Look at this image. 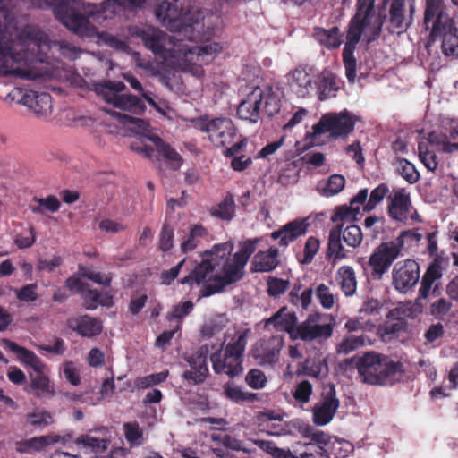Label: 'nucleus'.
Listing matches in <instances>:
<instances>
[{"label":"nucleus","instance_id":"obj_1","mask_svg":"<svg viewBox=\"0 0 458 458\" xmlns=\"http://www.w3.org/2000/svg\"><path fill=\"white\" fill-rule=\"evenodd\" d=\"M179 0H164L155 10L159 21L171 31L179 32L178 36H166L154 27L131 28L132 36L140 37L145 47L161 58L164 65L191 73L195 77L203 75L202 65L211 62L222 50L216 42H207L201 46H189L183 43L182 35L189 39L197 38L193 35L195 28L204 16L199 10L191 9L184 14L179 10Z\"/></svg>","mask_w":458,"mask_h":458},{"label":"nucleus","instance_id":"obj_2","mask_svg":"<svg viewBox=\"0 0 458 458\" xmlns=\"http://www.w3.org/2000/svg\"><path fill=\"white\" fill-rule=\"evenodd\" d=\"M125 89V84L117 81L106 80L92 84V90L108 106L103 110L127 126L136 135L130 144L131 150L144 157H150L155 147L172 169H178L182 163V157L157 135L149 131L148 122L124 114V112L139 114L145 108L141 99L130 93H123Z\"/></svg>","mask_w":458,"mask_h":458},{"label":"nucleus","instance_id":"obj_3","mask_svg":"<svg viewBox=\"0 0 458 458\" xmlns=\"http://www.w3.org/2000/svg\"><path fill=\"white\" fill-rule=\"evenodd\" d=\"M258 242L255 239L240 243L239 250L233 256L232 242L215 244L202 253L200 264L181 283L201 286L205 296L222 292L225 286L242 278L244 267L255 251Z\"/></svg>","mask_w":458,"mask_h":458},{"label":"nucleus","instance_id":"obj_4","mask_svg":"<svg viewBox=\"0 0 458 458\" xmlns=\"http://www.w3.org/2000/svg\"><path fill=\"white\" fill-rule=\"evenodd\" d=\"M35 7H52L56 19L82 37L98 36L93 21L111 19L124 7L140 6L145 0H30Z\"/></svg>","mask_w":458,"mask_h":458},{"label":"nucleus","instance_id":"obj_5","mask_svg":"<svg viewBox=\"0 0 458 458\" xmlns=\"http://www.w3.org/2000/svg\"><path fill=\"white\" fill-rule=\"evenodd\" d=\"M374 0H358L357 13L352 20L343 51L345 75L350 82L356 77V59L353 52L359 41L369 43L376 39L381 31L382 21L374 12Z\"/></svg>","mask_w":458,"mask_h":458},{"label":"nucleus","instance_id":"obj_6","mask_svg":"<svg viewBox=\"0 0 458 458\" xmlns=\"http://www.w3.org/2000/svg\"><path fill=\"white\" fill-rule=\"evenodd\" d=\"M282 92L271 86L252 87L242 98L237 109L239 118L258 123L261 112L273 116L280 110Z\"/></svg>","mask_w":458,"mask_h":458},{"label":"nucleus","instance_id":"obj_7","mask_svg":"<svg viewBox=\"0 0 458 458\" xmlns=\"http://www.w3.org/2000/svg\"><path fill=\"white\" fill-rule=\"evenodd\" d=\"M355 116L346 109L341 112L324 114L319 121L312 125L306 138L313 142L318 136L328 134L331 139H345L354 130Z\"/></svg>","mask_w":458,"mask_h":458},{"label":"nucleus","instance_id":"obj_8","mask_svg":"<svg viewBox=\"0 0 458 458\" xmlns=\"http://www.w3.org/2000/svg\"><path fill=\"white\" fill-rule=\"evenodd\" d=\"M246 338L247 331L241 332L226 344L224 351L211 355L210 360L215 372L230 377L240 375L242 372V361L247 344Z\"/></svg>","mask_w":458,"mask_h":458},{"label":"nucleus","instance_id":"obj_9","mask_svg":"<svg viewBox=\"0 0 458 458\" xmlns=\"http://www.w3.org/2000/svg\"><path fill=\"white\" fill-rule=\"evenodd\" d=\"M322 442L321 433L315 434L312 441L309 443H296L293 445V453L290 450L277 447L274 443L265 440H256L254 443L274 458H329Z\"/></svg>","mask_w":458,"mask_h":458},{"label":"nucleus","instance_id":"obj_10","mask_svg":"<svg viewBox=\"0 0 458 458\" xmlns=\"http://www.w3.org/2000/svg\"><path fill=\"white\" fill-rule=\"evenodd\" d=\"M7 99L12 102L22 104L36 116L41 119H47L52 114V98L46 92H37L16 88L7 95Z\"/></svg>","mask_w":458,"mask_h":458},{"label":"nucleus","instance_id":"obj_11","mask_svg":"<svg viewBox=\"0 0 458 458\" xmlns=\"http://www.w3.org/2000/svg\"><path fill=\"white\" fill-rule=\"evenodd\" d=\"M332 333L333 327L327 322L326 316L314 313L295 327L291 333V337L303 341H321L329 338Z\"/></svg>","mask_w":458,"mask_h":458},{"label":"nucleus","instance_id":"obj_12","mask_svg":"<svg viewBox=\"0 0 458 458\" xmlns=\"http://www.w3.org/2000/svg\"><path fill=\"white\" fill-rule=\"evenodd\" d=\"M425 26H427L425 24ZM433 35L442 37V52L446 56H458V33L453 30V21L449 16L438 11L435 18L428 23Z\"/></svg>","mask_w":458,"mask_h":458},{"label":"nucleus","instance_id":"obj_13","mask_svg":"<svg viewBox=\"0 0 458 458\" xmlns=\"http://www.w3.org/2000/svg\"><path fill=\"white\" fill-rule=\"evenodd\" d=\"M389 216L397 222L408 224L418 221L419 215L412 207L410 193L402 188L394 189L387 197Z\"/></svg>","mask_w":458,"mask_h":458},{"label":"nucleus","instance_id":"obj_14","mask_svg":"<svg viewBox=\"0 0 458 458\" xmlns=\"http://www.w3.org/2000/svg\"><path fill=\"white\" fill-rule=\"evenodd\" d=\"M196 126L206 132L209 140L216 147L231 143L236 135L234 124L229 118L200 119Z\"/></svg>","mask_w":458,"mask_h":458},{"label":"nucleus","instance_id":"obj_15","mask_svg":"<svg viewBox=\"0 0 458 458\" xmlns=\"http://www.w3.org/2000/svg\"><path fill=\"white\" fill-rule=\"evenodd\" d=\"M420 266L412 259L397 262L392 269V284L400 293H407L418 283Z\"/></svg>","mask_w":458,"mask_h":458},{"label":"nucleus","instance_id":"obj_16","mask_svg":"<svg viewBox=\"0 0 458 458\" xmlns=\"http://www.w3.org/2000/svg\"><path fill=\"white\" fill-rule=\"evenodd\" d=\"M285 80L289 90L298 98L310 97L316 90L317 77L309 67H296L285 75Z\"/></svg>","mask_w":458,"mask_h":458},{"label":"nucleus","instance_id":"obj_17","mask_svg":"<svg viewBox=\"0 0 458 458\" xmlns=\"http://www.w3.org/2000/svg\"><path fill=\"white\" fill-rule=\"evenodd\" d=\"M401 252L400 242L391 241L381 243L377 247L369 259L372 274L381 277L391 267Z\"/></svg>","mask_w":458,"mask_h":458},{"label":"nucleus","instance_id":"obj_18","mask_svg":"<svg viewBox=\"0 0 458 458\" xmlns=\"http://www.w3.org/2000/svg\"><path fill=\"white\" fill-rule=\"evenodd\" d=\"M450 144L446 140L445 136L438 132H431L427 138L421 139L418 143V156L420 162L430 172L437 170L438 166V159L436 151L442 149L444 145Z\"/></svg>","mask_w":458,"mask_h":458},{"label":"nucleus","instance_id":"obj_19","mask_svg":"<svg viewBox=\"0 0 458 458\" xmlns=\"http://www.w3.org/2000/svg\"><path fill=\"white\" fill-rule=\"evenodd\" d=\"M413 12V0H391L389 30L393 33H402L411 25Z\"/></svg>","mask_w":458,"mask_h":458},{"label":"nucleus","instance_id":"obj_20","mask_svg":"<svg viewBox=\"0 0 458 458\" xmlns=\"http://www.w3.org/2000/svg\"><path fill=\"white\" fill-rule=\"evenodd\" d=\"M283 344V336L279 335L261 339L254 345L253 357L260 365H274L279 359Z\"/></svg>","mask_w":458,"mask_h":458},{"label":"nucleus","instance_id":"obj_21","mask_svg":"<svg viewBox=\"0 0 458 458\" xmlns=\"http://www.w3.org/2000/svg\"><path fill=\"white\" fill-rule=\"evenodd\" d=\"M66 285L69 289L81 293L89 310L95 309L98 305L110 306L112 304V294L109 292L98 293L95 290L88 289L78 277L68 278Z\"/></svg>","mask_w":458,"mask_h":458},{"label":"nucleus","instance_id":"obj_22","mask_svg":"<svg viewBox=\"0 0 458 458\" xmlns=\"http://www.w3.org/2000/svg\"><path fill=\"white\" fill-rule=\"evenodd\" d=\"M386 357L375 352H368L358 363V371L361 380L370 385L378 382V373Z\"/></svg>","mask_w":458,"mask_h":458},{"label":"nucleus","instance_id":"obj_23","mask_svg":"<svg viewBox=\"0 0 458 458\" xmlns=\"http://www.w3.org/2000/svg\"><path fill=\"white\" fill-rule=\"evenodd\" d=\"M208 348L202 346L194 354L188 357L187 361L191 366V370L183 373V377L189 384L196 385L204 381L208 374V369L206 363Z\"/></svg>","mask_w":458,"mask_h":458},{"label":"nucleus","instance_id":"obj_24","mask_svg":"<svg viewBox=\"0 0 458 458\" xmlns=\"http://www.w3.org/2000/svg\"><path fill=\"white\" fill-rule=\"evenodd\" d=\"M48 368L41 372H36V375L30 376V383L25 390L38 398H52L56 391L55 384L48 377Z\"/></svg>","mask_w":458,"mask_h":458},{"label":"nucleus","instance_id":"obj_25","mask_svg":"<svg viewBox=\"0 0 458 458\" xmlns=\"http://www.w3.org/2000/svg\"><path fill=\"white\" fill-rule=\"evenodd\" d=\"M2 346L15 353L21 363L30 367L35 372H41L47 367L33 352L19 346L10 340L4 339Z\"/></svg>","mask_w":458,"mask_h":458},{"label":"nucleus","instance_id":"obj_26","mask_svg":"<svg viewBox=\"0 0 458 458\" xmlns=\"http://www.w3.org/2000/svg\"><path fill=\"white\" fill-rule=\"evenodd\" d=\"M368 190L362 189L352 199L350 207L342 206L339 207L333 217L334 222H342L344 225L345 222H352L357 219L360 214L361 203H364L368 199Z\"/></svg>","mask_w":458,"mask_h":458},{"label":"nucleus","instance_id":"obj_27","mask_svg":"<svg viewBox=\"0 0 458 458\" xmlns=\"http://www.w3.org/2000/svg\"><path fill=\"white\" fill-rule=\"evenodd\" d=\"M61 441V437L56 434H47L39 437H34L15 444V448L20 453L32 454L40 452L47 447Z\"/></svg>","mask_w":458,"mask_h":458},{"label":"nucleus","instance_id":"obj_28","mask_svg":"<svg viewBox=\"0 0 458 458\" xmlns=\"http://www.w3.org/2000/svg\"><path fill=\"white\" fill-rule=\"evenodd\" d=\"M339 406V401L330 394L318 403L313 409V421L318 426L328 424Z\"/></svg>","mask_w":458,"mask_h":458},{"label":"nucleus","instance_id":"obj_29","mask_svg":"<svg viewBox=\"0 0 458 458\" xmlns=\"http://www.w3.org/2000/svg\"><path fill=\"white\" fill-rule=\"evenodd\" d=\"M307 225L304 221L294 220L286 224L281 230L271 233V238L280 240L279 244L286 246L306 233Z\"/></svg>","mask_w":458,"mask_h":458},{"label":"nucleus","instance_id":"obj_30","mask_svg":"<svg viewBox=\"0 0 458 458\" xmlns=\"http://www.w3.org/2000/svg\"><path fill=\"white\" fill-rule=\"evenodd\" d=\"M296 321L297 318L293 312L282 308L266 321L265 327L267 328L272 327L278 332H288L291 335L296 327Z\"/></svg>","mask_w":458,"mask_h":458},{"label":"nucleus","instance_id":"obj_31","mask_svg":"<svg viewBox=\"0 0 458 458\" xmlns=\"http://www.w3.org/2000/svg\"><path fill=\"white\" fill-rule=\"evenodd\" d=\"M322 442L329 458H345L353 452V445L349 441L338 439L321 432Z\"/></svg>","mask_w":458,"mask_h":458},{"label":"nucleus","instance_id":"obj_32","mask_svg":"<svg viewBox=\"0 0 458 458\" xmlns=\"http://www.w3.org/2000/svg\"><path fill=\"white\" fill-rule=\"evenodd\" d=\"M69 327L83 337H93L102 331L101 322L89 316L70 320Z\"/></svg>","mask_w":458,"mask_h":458},{"label":"nucleus","instance_id":"obj_33","mask_svg":"<svg viewBox=\"0 0 458 458\" xmlns=\"http://www.w3.org/2000/svg\"><path fill=\"white\" fill-rule=\"evenodd\" d=\"M278 265V250L275 247L266 251H259L251 261L255 272H270Z\"/></svg>","mask_w":458,"mask_h":458},{"label":"nucleus","instance_id":"obj_34","mask_svg":"<svg viewBox=\"0 0 458 458\" xmlns=\"http://www.w3.org/2000/svg\"><path fill=\"white\" fill-rule=\"evenodd\" d=\"M336 281L346 296H352L357 290V279L354 269L350 266H342L337 269Z\"/></svg>","mask_w":458,"mask_h":458},{"label":"nucleus","instance_id":"obj_35","mask_svg":"<svg viewBox=\"0 0 458 458\" xmlns=\"http://www.w3.org/2000/svg\"><path fill=\"white\" fill-rule=\"evenodd\" d=\"M317 41L327 49L338 48L343 43V34L337 27L328 30L317 28L314 34Z\"/></svg>","mask_w":458,"mask_h":458},{"label":"nucleus","instance_id":"obj_36","mask_svg":"<svg viewBox=\"0 0 458 458\" xmlns=\"http://www.w3.org/2000/svg\"><path fill=\"white\" fill-rule=\"evenodd\" d=\"M74 443L86 451L102 453L108 448L110 441L107 438H98L89 434H85L78 437Z\"/></svg>","mask_w":458,"mask_h":458},{"label":"nucleus","instance_id":"obj_37","mask_svg":"<svg viewBox=\"0 0 458 458\" xmlns=\"http://www.w3.org/2000/svg\"><path fill=\"white\" fill-rule=\"evenodd\" d=\"M345 179L343 175L333 174L327 180L321 181L317 186L318 192L325 197L338 194L344 187Z\"/></svg>","mask_w":458,"mask_h":458},{"label":"nucleus","instance_id":"obj_38","mask_svg":"<svg viewBox=\"0 0 458 458\" xmlns=\"http://www.w3.org/2000/svg\"><path fill=\"white\" fill-rule=\"evenodd\" d=\"M339 85L336 78L331 74L323 75L319 80L317 79L316 90L320 100L334 97L338 90Z\"/></svg>","mask_w":458,"mask_h":458},{"label":"nucleus","instance_id":"obj_39","mask_svg":"<svg viewBox=\"0 0 458 458\" xmlns=\"http://www.w3.org/2000/svg\"><path fill=\"white\" fill-rule=\"evenodd\" d=\"M223 392L225 396L236 403L243 402H254L257 400V394L254 393L245 392L240 386L228 383L224 385Z\"/></svg>","mask_w":458,"mask_h":458},{"label":"nucleus","instance_id":"obj_40","mask_svg":"<svg viewBox=\"0 0 458 458\" xmlns=\"http://www.w3.org/2000/svg\"><path fill=\"white\" fill-rule=\"evenodd\" d=\"M448 265L449 259L447 257L437 255L422 278L434 284L437 280L442 277L443 271L447 268Z\"/></svg>","mask_w":458,"mask_h":458},{"label":"nucleus","instance_id":"obj_41","mask_svg":"<svg viewBox=\"0 0 458 458\" xmlns=\"http://www.w3.org/2000/svg\"><path fill=\"white\" fill-rule=\"evenodd\" d=\"M423 305L420 299L415 301H409L400 303L394 310L391 311V314L397 315L400 318H414L422 313Z\"/></svg>","mask_w":458,"mask_h":458},{"label":"nucleus","instance_id":"obj_42","mask_svg":"<svg viewBox=\"0 0 458 458\" xmlns=\"http://www.w3.org/2000/svg\"><path fill=\"white\" fill-rule=\"evenodd\" d=\"M337 228L341 230V237L348 246L356 248L360 245L363 234L358 225H349L344 226V224H341Z\"/></svg>","mask_w":458,"mask_h":458},{"label":"nucleus","instance_id":"obj_43","mask_svg":"<svg viewBox=\"0 0 458 458\" xmlns=\"http://www.w3.org/2000/svg\"><path fill=\"white\" fill-rule=\"evenodd\" d=\"M328 254L335 259H343L347 257V251L341 242V230L335 228L328 236Z\"/></svg>","mask_w":458,"mask_h":458},{"label":"nucleus","instance_id":"obj_44","mask_svg":"<svg viewBox=\"0 0 458 458\" xmlns=\"http://www.w3.org/2000/svg\"><path fill=\"white\" fill-rule=\"evenodd\" d=\"M212 441L218 445H222L226 448L237 451L250 453V450L243 445V443L236 437L230 436L225 432H214L210 435Z\"/></svg>","mask_w":458,"mask_h":458},{"label":"nucleus","instance_id":"obj_45","mask_svg":"<svg viewBox=\"0 0 458 458\" xmlns=\"http://www.w3.org/2000/svg\"><path fill=\"white\" fill-rule=\"evenodd\" d=\"M400 371V364L386 359L382 369L378 373V382L377 385H391L395 379Z\"/></svg>","mask_w":458,"mask_h":458},{"label":"nucleus","instance_id":"obj_46","mask_svg":"<svg viewBox=\"0 0 458 458\" xmlns=\"http://www.w3.org/2000/svg\"><path fill=\"white\" fill-rule=\"evenodd\" d=\"M368 337L365 335H349L344 338L337 345L339 354L346 355L366 344Z\"/></svg>","mask_w":458,"mask_h":458},{"label":"nucleus","instance_id":"obj_47","mask_svg":"<svg viewBox=\"0 0 458 458\" xmlns=\"http://www.w3.org/2000/svg\"><path fill=\"white\" fill-rule=\"evenodd\" d=\"M26 423L30 426L44 428L54 423V419L49 411L35 409L26 414Z\"/></svg>","mask_w":458,"mask_h":458},{"label":"nucleus","instance_id":"obj_48","mask_svg":"<svg viewBox=\"0 0 458 458\" xmlns=\"http://www.w3.org/2000/svg\"><path fill=\"white\" fill-rule=\"evenodd\" d=\"M395 168L398 174L411 184L417 182L420 179V174L413 164L406 159H397L395 161Z\"/></svg>","mask_w":458,"mask_h":458},{"label":"nucleus","instance_id":"obj_49","mask_svg":"<svg viewBox=\"0 0 458 458\" xmlns=\"http://www.w3.org/2000/svg\"><path fill=\"white\" fill-rule=\"evenodd\" d=\"M168 371L164 370L157 373L149 374L144 377H137L134 381V386L138 389H147L151 386L159 385L165 382L168 377Z\"/></svg>","mask_w":458,"mask_h":458},{"label":"nucleus","instance_id":"obj_50","mask_svg":"<svg viewBox=\"0 0 458 458\" xmlns=\"http://www.w3.org/2000/svg\"><path fill=\"white\" fill-rule=\"evenodd\" d=\"M124 436L131 446H140L144 444L145 437L142 428L135 422L126 423L123 426Z\"/></svg>","mask_w":458,"mask_h":458},{"label":"nucleus","instance_id":"obj_51","mask_svg":"<svg viewBox=\"0 0 458 458\" xmlns=\"http://www.w3.org/2000/svg\"><path fill=\"white\" fill-rule=\"evenodd\" d=\"M211 214L223 220H231L234 216V201L233 198H225L221 203L212 208Z\"/></svg>","mask_w":458,"mask_h":458},{"label":"nucleus","instance_id":"obj_52","mask_svg":"<svg viewBox=\"0 0 458 458\" xmlns=\"http://www.w3.org/2000/svg\"><path fill=\"white\" fill-rule=\"evenodd\" d=\"M300 286H294L291 291L289 296L291 302L295 306H300L306 310L311 303L313 291L311 288L305 289L301 293Z\"/></svg>","mask_w":458,"mask_h":458},{"label":"nucleus","instance_id":"obj_53","mask_svg":"<svg viewBox=\"0 0 458 458\" xmlns=\"http://www.w3.org/2000/svg\"><path fill=\"white\" fill-rule=\"evenodd\" d=\"M206 234V230L201 225H194L189 233L188 238L182 242L181 249L182 252H188L194 250L199 243L200 239Z\"/></svg>","mask_w":458,"mask_h":458},{"label":"nucleus","instance_id":"obj_54","mask_svg":"<svg viewBox=\"0 0 458 458\" xmlns=\"http://www.w3.org/2000/svg\"><path fill=\"white\" fill-rule=\"evenodd\" d=\"M388 191L389 190L386 184H380L376 187L370 192L369 199H366L364 203H361L363 205V210L365 212L373 210L377 205L384 199Z\"/></svg>","mask_w":458,"mask_h":458},{"label":"nucleus","instance_id":"obj_55","mask_svg":"<svg viewBox=\"0 0 458 458\" xmlns=\"http://www.w3.org/2000/svg\"><path fill=\"white\" fill-rule=\"evenodd\" d=\"M306 373L316 378H323L327 375L328 368L325 359L306 361Z\"/></svg>","mask_w":458,"mask_h":458},{"label":"nucleus","instance_id":"obj_56","mask_svg":"<svg viewBox=\"0 0 458 458\" xmlns=\"http://www.w3.org/2000/svg\"><path fill=\"white\" fill-rule=\"evenodd\" d=\"M14 244L19 249H27L31 247L36 242V233L33 226L17 233L13 239Z\"/></svg>","mask_w":458,"mask_h":458},{"label":"nucleus","instance_id":"obj_57","mask_svg":"<svg viewBox=\"0 0 458 458\" xmlns=\"http://www.w3.org/2000/svg\"><path fill=\"white\" fill-rule=\"evenodd\" d=\"M315 294L321 306L326 310H330L335 304V295L329 287L324 284H320L315 290Z\"/></svg>","mask_w":458,"mask_h":458},{"label":"nucleus","instance_id":"obj_58","mask_svg":"<svg viewBox=\"0 0 458 458\" xmlns=\"http://www.w3.org/2000/svg\"><path fill=\"white\" fill-rule=\"evenodd\" d=\"M98 225L100 231L110 234H114L123 232L127 227L122 222L113 220L107 217H99L98 219Z\"/></svg>","mask_w":458,"mask_h":458},{"label":"nucleus","instance_id":"obj_59","mask_svg":"<svg viewBox=\"0 0 458 458\" xmlns=\"http://www.w3.org/2000/svg\"><path fill=\"white\" fill-rule=\"evenodd\" d=\"M245 381L253 389H262L265 387L267 379L263 371L253 369L247 373Z\"/></svg>","mask_w":458,"mask_h":458},{"label":"nucleus","instance_id":"obj_60","mask_svg":"<svg viewBox=\"0 0 458 458\" xmlns=\"http://www.w3.org/2000/svg\"><path fill=\"white\" fill-rule=\"evenodd\" d=\"M62 371L65 379L72 385L78 386L81 383L80 369L72 361H65L63 363Z\"/></svg>","mask_w":458,"mask_h":458},{"label":"nucleus","instance_id":"obj_61","mask_svg":"<svg viewBox=\"0 0 458 458\" xmlns=\"http://www.w3.org/2000/svg\"><path fill=\"white\" fill-rule=\"evenodd\" d=\"M452 307L450 301L445 298H440L432 302L430 306V313L432 316L437 318H443L446 316Z\"/></svg>","mask_w":458,"mask_h":458},{"label":"nucleus","instance_id":"obj_62","mask_svg":"<svg viewBox=\"0 0 458 458\" xmlns=\"http://www.w3.org/2000/svg\"><path fill=\"white\" fill-rule=\"evenodd\" d=\"M312 394V386L307 381L303 380L300 382L293 392V397L296 401L305 403L310 401V397Z\"/></svg>","mask_w":458,"mask_h":458},{"label":"nucleus","instance_id":"obj_63","mask_svg":"<svg viewBox=\"0 0 458 458\" xmlns=\"http://www.w3.org/2000/svg\"><path fill=\"white\" fill-rule=\"evenodd\" d=\"M193 309V303L190 301H183L175 305L173 310L168 315V319L182 320L185 318Z\"/></svg>","mask_w":458,"mask_h":458},{"label":"nucleus","instance_id":"obj_64","mask_svg":"<svg viewBox=\"0 0 458 458\" xmlns=\"http://www.w3.org/2000/svg\"><path fill=\"white\" fill-rule=\"evenodd\" d=\"M174 230L165 224L159 236V248L162 251H167L173 247Z\"/></svg>","mask_w":458,"mask_h":458}]
</instances>
